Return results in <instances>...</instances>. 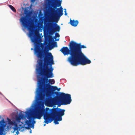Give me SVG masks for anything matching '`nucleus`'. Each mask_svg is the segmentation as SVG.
Listing matches in <instances>:
<instances>
[{"instance_id":"1","label":"nucleus","mask_w":135,"mask_h":135,"mask_svg":"<svg viewBox=\"0 0 135 135\" xmlns=\"http://www.w3.org/2000/svg\"><path fill=\"white\" fill-rule=\"evenodd\" d=\"M31 39L32 42L35 45V53L37 57L40 58L38 60V65L36 68L38 74L37 78L39 84L37 92L38 98L42 100L44 94L47 96H49L51 90L54 91L57 89V86H51L49 83H46V81H47L49 78L54 77L52 72L54 69L52 67L54 64L53 57L51 52L44 51L40 48V38L39 36H34Z\"/></svg>"},{"instance_id":"2","label":"nucleus","mask_w":135,"mask_h":135,"mask_svg":"<svg viewBox=\"0 0 135 135\" xmlns=\"http://www.w3.org/2000/svg\"><path fill=\"white\" fill-rule=\"evenodd\" d=\"M47 112L44 114V122L47 124L51 122L53 120L52 118H57L59 121L62 120V116L64 114L65 110L58 108H53L49 109L46 108Z\"/></svg>"},{"instance_id":"3","label":"nucleus","mask_w":135,"mask_h":135,"mask_svg":"<svg viewBox=\"0 0 135 135\" xmlns=\"http://www.w3.org/2000/svg\"><path fill=\"white\" fill-rule=\"evenodd\" d=\"M45 113V110L43 109L41 107H38L36 109L32 115L31 114L30 109L26 111V115L27 117V118L29 119L28 120H26L25 122L26 124L28 126L26 128L28 129L29 127H32L33 128L34 124L36 123V121L34 120V119L37 118L39 119H40Z\"/></svg>"},{"instance_id":"4","label":"nucleus","mask_w":135,"mask_h":135,"mask_svg":"<svg viewBox=\"0 0 135 135\" xmlns=\"http://www.w3.org/2000/svg\"><path fill=\"white\" fill-rule=\"evenodd\" d=\"M69 46V49L67 47H63L60 51L65 56L70 55V56L68 58L67 61L71 65L76 56L73 41L70 42Z\"/></svg>"},{"instance_id":"5","label":"nucleus","mask_w":135,"mask_h":135,"mask_svg":"<svg viewBox=\"0 0 135 135\" xmlns=\"http://www.w3.org/2000/svg\"><path fill=\"white\" fill-rule=\"evenodd\" d=\"M55 93L57 96L56 100L60 104V105L59 104L58 106L69 104L71 103L72 100L70 94L57 92H55Z\"/></svg>"},{"instance_id":"6","label":"nucleus","mask_w":135,"mask_h":135,"mask_svg":"<svg viewBox=\"0 0 135 135\" xmlns=\"http://www.w3.org/2000/svg\"><path fill=\"white\" fill-rule=\"evenodd\" d=\"M91 62V61L83 54L76 56L71 65L73 66H77L79 64L84 65Z\"/></svg>"},{"instance_id":"7","label":"nucleus","mask_w":135,"mask_h":135,"mask_svg":"<svg viewBox=\"0 0 135 135\" xmlns=\"http://www.w3.org/2000/svg\"><path fill=\"white\" fill-rule=\"evenodd\" d=\"M20 21L23 26L29 30L30 36H32L33 34L35 27L33 25L31 24L30 21L28 17L26 16L22 17Z\"/></svg>"},{"instance_id":"8","label":"nucleus","mask_w":135,"mask_h":135,"mask_svg":"<svg viewBox=\"0 0 135 135\" xmlns=\"http://www.w3.org/2000/svg\"><path fill=\"white\" fill-rule=\"evenodd\" d=\"M76 56L84 54L81 50L82 48H86L84 45H81L80 43H78L73 41Z\"/></svg>"},{"instance_id":"9","label":"nucleus","mask_w":135,"mask_h":135,"mask_svg":"<svg viewBox=\"0 0 135 135\" xmlns=\"http://www.w3.org/2000/svg\"><path fill=\"white\" fill-rule=\"evenodd\" d=\"M48 27L52 34L57 32H59L60 29V26L56 23H50L48 25Z\"/></svg>"},{"instance_id":"10","label":"nucleus","mask_w":135,"mask_h":135,"mask_svg":"<svg viewBox=\"0 0 135 135\" xmlns=\"http://www.w3.org/2000/svg\"><path fill=\"white\" fill-rule=\"evenodd\" d=\"M5 122L3 119H2L1 121H0V135L3 134L4 127L5 125L4 124Z\"/></svg>"},{"instance_id":"11","label":"nucleus","mask_w":135,"mask_h":135,"mask_svg":"<svg viewBox=\"0 0 135 135\" xmlns=\"http://www.w3.org/2000/svg\"><path fill=\"white\" fill-rule=\"evenodd\" d=\"M78 23V21L77 20L75 21L74 20H70V24L71 26H76L77 25Z\"/></svg>"},{"instance_id":"12","label":"nucleus","mask_w":135,"mask_h":135,"mask_svg":"<svg viewBox=\"0 0 135 135\" xmlns=\"http://www.w3.org/2000/svg\"><path fill=\"white\" fill-rule=\"evenodd\" d=\"M13 125L14 126L12 128L13 129V131H12V133H14L16 131H19L20 130V128L18 126V124L17 123H14Z\"/></svg>"},{"instance_id":"13","label":"nucleus","mask_w":135,"mask_h":135,"mask_svg":"<svg viewBox=\"0 0 135 135\" xmlns=\"http://www.w3.org/2000/svg\"><path fill=\"white\" fill-rule=\"evenodd\" d=\"M7 119L8 120V123L10 125H13L14 123H16L15 121H12L11 119L8 118H7Z\"/></svg>"},{"instance_id":"14","label":"nucleus","mask_w":135,"mask_h":135,"mask_svg":"<svg viewBox=\"0 0 135 135\" xmlns=\"http://www.w3.org/2000/svg\"><path fill=\"white\" fill-rule=\"evenodd\" d=\"M48 81L49 82V83L51 84H54L55 83V81L53 79H49V80H48L47 81H46V84H47L46 83Z\"/></svg>"},{"instance_id":"15","label":"nucleus","mask_w":135,"mask_h":135,"mask_svg":"<svg viewBox=\"0 0 135 135\" xmlns=\"http://www.w3.org/2000/svg\"><path fill=\"white\" fill-rule=\"evenodd\" d=\"M21 119V117H20L19 116L16 115V120L18 122H20Z\"/></svg>"},{"instance_id":"16","label":"nucleus","mask_w":135,"mask_h":135,"mask_svg":"<svg viewBox=\"0 0 135 135\" xmlns=\"http://www.w3.org/2000/svg\"><path fill=\"white\" fill-rule=\"evenodd\" d=\"M9 6L10 8L14 12H16V10L15 8L11 5H9Z\"/></svg>"},{"instance_id":"17","label":"nucleus","mask_w":135,"mask_h":135,"mask_svg":"<svg viewBox=\"0 0 135 135\" xmlns=\"http://www.w3.org/2000/svg\"><path fill=\"white\" fill-rule=\"evenodd\" d=\"M52 118L53 120H54V122L55 124H59V123L58 122L59 121L57 120V118Z\"/></svg>"},{"instance_id":"18","label":"nucleus","mask_w":135,"mask_h":135,"mask_svg":"<svg viewBox=\"0 0 135 135\" xmlns=\"http://www.w3.org/2000/svg\"><path fill=\"white\" fill-rule=\"evenodd\" d=\"M52 45L53 47H57V42L54 41L52 43Z\"/></svg>"},{"instance_id":"19","label":"nucleus","mask_w":135,"mask_h":135,"mask_svg":"<svg viewBox=\"0 0 135 135\" xmlns=\"http://www.w3.org/2000/svg\"><path fill=\"white\" fill-rule=\"evenodd\" d=\"M22 112H21L20 113L19 116L21 117V118H22L24 117V115L22 113Z\"/></svg>"},{"instance_id":"20","label":"nucleus","mask_w":135,"mask_h":135,"mask_svg":"<svg viewBox=\"0 0 135 135\" xmlns=\"http://www.w3.org/2000/svg\"><path fill=\"white\" fill-rule=\"evenodd\" d=\"M56 37H59L60 36L59 34L58 33H56L55 34Z\"/></svg>"},{"instance_id":"21","label":"nucleus","mask_w":135,"mask_h":135,"mask_svg":"<svg viewBox=\"0 0 135 135\" xmlns=\"http://www.w3.org/2000/svg\"><path fill=\"white\" fill-rule=\"evenodd\" d=\"M48 103H49V104L50 105H51V106H52V104H51V102H50V101H49V102H48Z\"/></svg>"},{"instance_id":"22","label":"nucleus","mask_w":135,"mask_h":135,"mask_svg":"<svg viewBox=\"0 0 135 135\" xmlns=\"http://www.w3.org/2000/svg\"><path fill=\"white\" fill-rule=\"evenodd\" d=\"M16 133L17 135L19 133V132L18 131H17L16 132Z\"/></svg>"},{"instance_id":"23","label":"nucleus","mask_w":135,"mask_h":135,"mask_svg":"<svg viewBox=\"0 0 135 135\" xmlns=\"http://www.w3.org/2000/svg\"><path fill=\"white\" fill-rule=\"evenodd\" d=\"M60 88H59V89L57 88V90L58 91H59L60 90Z\"/></svg>"},{"instance_id":"24","label":"nucleus","mask_w":135,"mask_h":135,"mask_svg":"<svg viewBox=\"0 0 135 135\" xmlns=\"http://www.w3.org/2000/svg\"><path fill=\"white\" fill-rule=\"evenodd\" d=\"M64 10H65V11H64V12H65H65H66V9H64Z\"/></svg>"},{"instance_id":"25","label":"nucleus","mask_w":135,"mask_h":135,"mask_svg":"<svg viewBox=\"0 0 135 135\" xmlns=\"http://www.w3.org/2000/svg\"><path fill=\"white\" fill-rule=\"evenodd\" d=\"M67 14V13H66V12H65V15H66Z\"/></svg>"},{"instance_id":"26","label":"nucleus","mask_w":135,"mask_h":135,"mask_svg":"<svg viewBox=\"0 0 135 135\" xmlns=\"http://www.w3.org/2000/svg\"><path fill=\"white\" fill-rule=\"evenodd\" d=\"M0 94L1 95H3V94H2V93H1V92H0Z\"/></svg>"},{"instance_id":"27","label":"nucleus","mask_w":135,"mask_h":135,"mask_svg":"<svg viewBox=\"0 0 135 135\" xmlns=\"http://www.w3.org/2000/svg\"><path fill=\"white\" fill-rule=\"evenodd\" d=\"M30 133H31L32 132V131L31 129L30 131Z\"/></svg>"},{"instance_id":"28","label":"nucleus","mask_w":135,"mask_h":135,"mask_svg":"<svg viewBox=\"0 0 135 135\" xmlns=\"http://www.w3.org/2000/svg\"><path fill=\"white\" fill-rule=\"evenodd\" d=\"M46 125L45 124H44V126H45Z\"/></svg>"},{"instance_id":"29","label":"nucleus","mask_w":135,"mask_h":135,"mask_svg":"<svg viewBox=\"0 0 135 135\" xmlns=\"http://www.w3.org/2000/svg\"><path fill=\"white\" fill-rule=\"evenodd\" d=\"M34 1V0H33V2Z\"/></svg>"}]
</instances>
